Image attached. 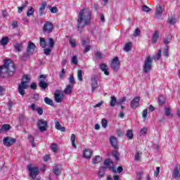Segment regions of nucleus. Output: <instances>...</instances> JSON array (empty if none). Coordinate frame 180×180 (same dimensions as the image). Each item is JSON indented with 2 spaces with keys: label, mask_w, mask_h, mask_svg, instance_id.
<instances>
[{
  "label": "nucleus",
  "mask_w": 180,
  "mask_h": 180,
  "mask_svg": "<svg viewBox=\"0 0 180 180\" xmlns=\"http://www.w3.org/2000/svg\"><path fill=\"white\" fill-rule=\"evenodd\" d=\"M92 12L89 8H84L79 11L77 18V27L79 33H82L80 29H84L86 25H89L91 22Z\"/></svg>",
  "instance_id": "nucleus-1"
},
{
  "label": "nucleus",
  "mask_w": 180,
  "mask_h": 180,
  "mask_svg": "<svg viewBox=\"0 0 180 180\" xmlns=\"http://www.w3.org/2000/svg\"><path fill=\"white\" fill-rule=\"evenodd\" d=\"M15 74V64L11 60H5L4 64L0 67V77H5V75L11 77Z\"/></svg>",
  "instance_id": "nucleus-2"
},
{
  "label": "nucleus",
  "mask_w": 180,
  "mask_h": 180,
  "mask_svg": "<svg viewBox=\"0 0 180 180\" xmlns=\"http://www.w3.org/2000/svg\"><path fill=\"white\" fill-rule=\"evenodd\" d=\"M29 82H30V75H25L22 77L21 83L18 84V93L22 96H24L25 94V89H27V88H29Z\"/></svg>",
  "instance_id": "nucleus-3"
},
{
  "label": "nucleus",
  "mask_w": 180,
  "mask_h": 180,
  "mask_svg": "<svg viewBox=\"0 0 180 180\" xmlns=\"http://www.w3.org/2000/svg\"><path fill=\"white\" fill-rule=\"evenodd\" d=\"M28 172L32 179H34L39 175V168L32 165H27Z\"/></svg>",
  "instance_id": "nucleus-4"
},
{
  "label": "nucleus",
  "mask_w": 180,
  "mask_h": 180,
  "mask_svg": "<svg viewBox=\"0 0 180 180\" xmlns=\"http://www.w3.org/2000/svg\"><path fill=\"white\" fill-rule=\"evenodd\" d=\"M47 75H41L39 76V86L41 88V89H46L47 86H49V83H47Z\"/></svg>",
  "instance_id": "nucleus-5"
},
{
  "label": "nucleus",
  "mask_w": 180,
  "mask_h": 180,
  "mask_svg": "<svg viewBox=\"0 0 180 180\" xmlns=\"http://www.w3.org/2000/svg\"><path fill=\"white\" fill-rule=\"evenodd\" d=\"M153 63V60H151V57L148 56L146 60L143 65V71L144 72H150L151 71V64Z\"/></svg>",
  "instance_id": "nucleus-6"
},
{
  "label": "nucleus",
  "mask_w": 180,
  "mask_h": 180,
  "mask_svg": "<svg viewBox=\"0 0 180 180\" xmlns=\"http://www.w3.org/2000/svg\"><path fill=\"white\" fill-rule=\"evenodd\" d=\"M55 101L57 103H61L64 101V93L61 90H56L54 94Z\"/></svg>",
  "instance_id": "nucleus-7"
},
{
  "label": "nucleus",
  "mask_w": 180,
  "mask_h": 180,
  "mask_svg": "<svg viewBox=\"0 0 180 180\" xmlns=\"http://www.w3.org/2000/svg\"><path fill=\"white\" fill-rule=\"evenodd\" d=\"M91 81V92H95V89L99 88V83L98 82L99 79L97 76H92Z\"/></svg>",
  "instance_id": "nucleus-8"
},
{
  "label": "nucleus",
  "mask_w": 180,
  "mask_h": 180,
  "mask_svg": "<svg viewBox=\"0 0 180 180\" xmlns=\"http://www.w3.org/2000/svg\"><path fill=\"white\" fill-rule=\"evenodd\" d=\"M37 127L40 131H46L47 130V121L44 120H39L37 122Z\"/></svg>",
  "instance_id": "nucleus-9"
},
{
  "label": "nucleus",
  "mask_w": 180,
  "mask_h": 180,
  "mask_svg": "<svg viewBox=\"0 0 180 180\" xmlns=\"http://www.w3.org/2000/svg\"><path fill=\"white\" fill-rule=\"evenodd\" d=\"M53 24L49 21H47L44 25L43 32L44 33L50 34L53 32Z\"/></svg>",
  "instance_id": "nucleus-10"
},
{
  "label": "nucleus",
  "mask_w": 180,
  "mask_h": 180,
  "mask_svg": "<svg viewBox=\"0 0 180 180\" xmlns=\"http://www.w3.org/2000/svg\"><path fill=\"white\" fill-rule=\"evenodd\" d=\"M15 142H16V139L11 136H7L3 139V143L4 146H6V147H10V146L15 144Z\"/></svg>",
  "instance_id": "nucleus-11"
},
{
  "label": "nucleus",
  "mask_w": 180,
  "mask_h": 180,
  "mask_svg": "<svg viewBox=\"0 0 180 180\" xmlns=\"http://www.w3.org/2000/svg\"><path fill=\"white\" fill-rule=\"evenodd\" d=\"M174 179L179 180L180 178V166L179 165H176L172 174Z\"/></svg>",
  "instance_id": "nucleus-12"
},
{
  "label": "nucleus",
  "mask_w": 180,
  "mask_h": 180,
  "mask_svg": "<svg viewBox=\"0 0 180 180\" xmlns=\"http://www.w3.org/2000/svg\"><path fill=\"white\" fill-rule=\"evenodd\" d=\"M120 65V62H119V58H117V57L114 58L111 63V68H112L114 71H117V70H119Z\"/></svg>",
  "instance_id": "nucleus-13"
},
{
  "label": "nucleus",
  "mask_w": 180,
  "mask_h": 180,
  "mask_svg": "<svg viewBox=\"0 0 180 180\" xmlns=\"http://www.w3.org/2000/svg\"><path fill=\"white\" fill-rule=\"evenodd\" d=\"M140 102V97L137 96L135 97L130 103V106L132 109H136V108H139V103Z\"/></svg>",
  "instance_id": "nucleus-14"
},
{
  "label": "nucleus",
  "mask_w": 180,
  "mask_h": 180,
  "mask_svg": "<svg viewBox=\"0 0 180 180\" xmlns=\"http://www.w3.org/2000/svg\"><path fill=\"white\" fill-rule=\"evenodd\" d=\"M82 44L84 47V53H88L91 50V45H89V39H83Z\"/></svg>",
  "instance_id": "nucleus-15"
},
{
  "label": "nucleus",
  "mask_w": 180,
  "mask_h": 180,
  "mask_svg": "<svg viewBox=\"0 0 180 180\" xmlns=\"http://www.w3.org/2000/svg\"><path fill=\"white\" fill-rule=\"evenodd\" d=\"M34 50H36V45H34L33 42H29L27 47V54H32L34 53Z\"/></svg>",
  "instance_id": "nucleus-16"
},
{
  "label": "nucleus",
  "mask_w": 180,
  "mask_h": 180,
  "mask_svg": "<svg viewBox=\"0 0 180 180\" xmlns=\"http://www.w3.org/2000/svg\"><path fill=\"white\" fill-rule=\"evenodd\" d=\"M155 15L158 18H160L161 16H162V7L160 4L156 6Z\"/></svg>",
  "instance_id": "nucleus-17"
},
{
  "label": "nucleus",
  "mask_w": 180,
  "mask_h": 180,
  "mask_svg": "<svg viewBox=\"0 0 180 180\" xmlns=\"http://www.w3.org/2000/svg\"><path fill=\"white\" fill-rule=\"evenodd\" d=\"M46 6H47V2L42 1L41 7L39 9V16H43V15L44 13V11H46Z\"/></svg>",
  "instance_id": "nucleus-18"
},
{
  "label": "nucleus",
  "mask_w": 180,
  "mask_h": 180,
  "mask_svg": "<svg viewBox=\"0 0 180 180\" xmlns=\"http://www.w3.org/2000/svg\"><path fill=\"white\" fill-rule=\"evenodd\" d=\"M83 157L86 160H89L92 157V150L91 149H85L83 151Z\"/></svg>",
  "instance_id": "nucleus-19"
},
{
  "label": "nucleus",
  "mask_w": 180,
  "mask_h": 180,
  "mask_svg": "<svg viewBox=\"0 0 180 180\" xmlns=\"http://www.w3.org/2000/svg\"><path fill=\"white\" fill-rule=\"evenodd\" d=\"M110 142L113 148H118L119 145H117V139L115 137L111 136L110 139Z\"/></svg>",
  "instance_id": "nucleus-20"
},
{
  "label": "nucleus",
  "mask_w": 180,
  "mask_h": 180,
  "mask_svg": "<svg viewBox=\"0 0 180 180\" xmlns=\"http://www.w3.org/2000/svg\"><path fill=\"white\" fill-rule=\"evenodd\" d=\"M101 70L104 72L105 75H109V68H108V65H106L105 63H101L100 65Z\"/></svg>",
  "instance_id": "nucleus-21"
},
{
  "label": "nucleus",
  "mask_w": 180,
  "mask_h": 180,
  "mask_svg": "<svg viewBox=\"0 0 180 180\" xmlns=\"http://www.w3.org/2000/svg\"><path fill=\"white\" fill-rule=\"evenodd\" d=\"M52 171H53V174H55L56 175V176H58V175H60L61 174V170L60 169V165H56L53 167Z\"/></svg>",
  "instance_id": "nucleus-22"
},
{
  "label": "nucleus",
  "mask_w": 180,
  "mask_h": 180,
  "mask_svg": "<svg viewBox=\"0 0 180 180\" xmlns=\"http://www.w3.org/2000/svg\"><path fill=\"white\" fill-rule=\"evenodd\" d=\"M55 128L56 130H60V131H65V127H61V124H60V122L55 121Z\"/></svg>",
  "instance_id": "nucleus-23"
},
{
  "label": "nucleus",
  "mask_w": 180,
  "mask_h": 180,
  "mask_svg": "<svg viewBox=\"0 0 180 180\" xmlns=\"http://www.w3.org/2000/svg\"><path fill=\"white\" fill-rule=\"evenodd\" d=\"M99 162H102V158L99 155H96L92 159V163L94 165H96V164H99Z\"/></svg>",
  "instance_id": "nucleus-24"
},
{
  "label": "nucleus",
  "mask_w": 180,
  "mask_h": 180,
  "mask_svg": "<svg viewBox=\"0 0 180 180\" xmlns=\"http://www.w3.org/2000/svg\"><path fill=\"white\" fill-rule=\"evenodd\" d=\"M158 37H160V33H158V31H155L152 37L153 44H155V43H157Z\"/></svg>",
  "instance_id": "nucleus-25"
},
{
  "label": "nucleus",
  "mask_w": 180,
  "mask_h": 180,
  "mask_svg": "<svg viewBox=\"0 0 180 180\" xmlns=\"http://www.w3.org/2000/svg\"><path fill=\"white\" fill-rule=\"evenodd\" d=\"M115 105H117V99L116 97L112 96L110 97V106H111V108H115Z\"/></svg>",
  "instance_id": "nucleus-26"
},
{
  "label": "nucleus",
  "mask_w": 180,
  "mask_h": 180,
  "mask_svg": "<svg viewBox=\"0 0 180 180\" xmlns=\"http://www.w3.org/2000/svg\"><path fill=\"white\" fill-rule=\"evenodd\" d=\"M131 47H133V44L131 42H128L125 44L124 50L126 51V53H129L131 50Z\"/></svg>",
  "instance_id": "nucleus-27"
},
{
  "label": "nucleus",
  "mask_w": 180,
  "mask_h": 180,
  "mask_svg": "<svg viewBox=\"0 0 180 180\" xmlns=\"http://www.w3.org/2000/svg\"><path fill=\"white\" fill-rule=\"evenodd\" d=\"M8 43H9V37H4L0 41L1 46H6Z\"/></svg>",
  "instance_id": "nucleus-28"
},
{
  "label": "nucleus",
  "mask_w": 180,
  "mask_h": 180,
  "mask_svg": "<svg viewBox=\"0 0 180 180\" xmlns=\"http://www.w3.org/2000/svg\"><path fill=\"white\" fill-rule=\"evenodd\" d=\"M72 88L73 86L72 85H68L64 89V94H66L67 95L71 94V92H72Z\"/></svg>",
  "instance_id": "nucleus-29"
},
{
  "label": "nucleus",
  "mask_w": 180,
  "mask_h": 180,
  "mask_svg": "<svg viewBox=\"0 0 180 180\" xmlns=\"http://www.w3.org/2000/svg\"><path fill=\"white\" fill-rule=\"evenodd\" d=\"M27 1H26L25 2L24 4H22L21 6H18V13H22V11H23V9H25V8H26L27 6Z\"/></svg>",
  "instance_id": "nucleus-30"
},
{
  "label": "nucleus",
  "mask_w": 180,
  "mask_h": 180,
  "mask_svg": "<svg viewBox=\"0 0 180 180\" xmlns=\"http://www.w3.org/2000/svg\"><path fill=\"white\" fill-rule=\"evenodd\" d=\"M110 164H112V162H110V160H106L104 162V167H101V170L102 171V169H103V171H105L106 169V167H109V165H110Z\"/></svg>",
  "instance_id": "nucleus-31"
},
{
  "label": "nucleus",
  "mask_w": 180,
  "mask_h": 180,
  "mask_svg": "<svg viewBox=\"0 0 180 180\" xmlns=\"http://www.w3.org/2000/svg\"><path fill=\"white\" fill-rule=\"evenodd\" d=\"M77 79L80 81V82H82L84 81V79L82 78V70H77Z\"/></svg>",
  "instance_id": "nucleus-32"
},
{
  "label": "nucleus",
  "mask_w": 180,
  "mask_h": 180,
  "mask_svg": "<svg viewBox=\"0 0 180 180\" xmlns=\"http://www.w3.org/2000/svg\"><path fill=\"white\" fill-rule=\"evenodd\" d=\"M33 13H34V8L33 7H28L27 16H33Z\"/></svg>",
  "instance_id": "nucleus-33"
},
{
  "label": "nucleus",
  "mask_w": 180,
  "mask_h": 180,
  "mask_svg": "<svg viewBox=\"0 0 180 180\" xmlns=\"http://www.w3.org/2000/svg\"><path fill=\"white\" fill-rule=\"evenodd\" d=\"M39 43H40L41 47H42V49H45V47H46V39H44V38H43V37H39Z\"/></svg>",
  "instance_id": "nucleus-34"
},
{
  "label": "nucleus",
  "mask_w": 180,
  "mask_h": 180,
  "mask_svg": "<svg viewBox=\"0 0 180 180\" xmlns=\"http://www.w3.org/2000/svg\"><path fill=\"white\" fill-rule=\"evenodd\" d=\"M44 101L45 103H46V105H50L51 106H53V100H51L50 98L46 97Z\"/></svg>",
  "instance_id": "nucleus-35"
},
{
  "label": "nucleus",
  "mask_w": 180,
  "mask_h": 180,
  "mask_svg": "<svg viewBox=\"0 0 180 180\" xmlns=\"http://www.w3.org/2000/svg\"><path fill=\"white\" fill-rule=\"evenodd\" d=\"M148 129L147 127H143V129H141L140 130V132H139V136H146L147 134V131H148Z\"/></svg>",
  "instance_id": "nucleus-36"
},
{
  "label": "nucleus",
  "mask_w": 180,
  "mask_h": 180,
  "mask_svg": "<svg viewBox=\"0 0 180 180\" xmlns=\"http://www.w3.org/2000/svg\"><path fill=\"white\" fill-rule=\"evenodd\" d=\"M48 44L49 49H53V47H54V40L53 39V38L48 39Z\"/></svg>",
  "instance_id": "nucleus-37"
},
{
  "label": "nucleus",
  "mask_w": 180,
  "mask_h": 180,
  "mask_svg": "<svg viewBox=\"0 0 180 180\" xmlns=\"http://www.w3.org/2000/svg\"><path fill=\"white\" fill-rule=\"evenodd\" d=\"M22 44H15L14 45V49H15V50L18 51V53H20V51H22Z\"/></svg>",
  "instance_id": "nucleus-38"
},
{
  "label": "nucleus",
  "mask_w": 180,
  "mask_h": 180,
  "mask_svg": "<svg viewBox=\"0 0 180 180\" xmlns=\"http://www.w3.org/2000/svg\"><path fill=\"white\" fill-rule=\"evenodd\" d=\"M158 103H159V105H163V103H165V97L164 96H159Z\"/></svg>",
  "instance_id": "nucleus-39"
},
{
  "label": "nucleus",
  "mask_w": 180,
  "mask_h": 180,
  "mask_svg": "<svg viewBox=\"0 0 180 180\" xmlns=\"http://www.w3.org/2000/svg\"><path fill=\"white\" fill-rule=\"evenodd\" d=\"M52 50V48H46L44 49V53L45 54V56H50Z\"/></svg>",
  "instance_id": "nucleus-40"
},
{
  "label": "nucleus",
  "mask_w": 180,
  "mask_h": 180,
  "mask_svg": "<svg viewBox=\"0 0 180 180\" xmlns=\"http://www.w3.org/2000/svg\"><path fill=\"white\" fill-rule=\"evenodd\" d=\"M28 140H30V143H32V147H36L34 144V138L32 135L28 136Z\"/></svg>",
  "instance_id": "nucleus-41"
},
{
  "label": "nucleus",
  "mask_w": 180,
  "mask_h": 180,
  "mask_svg": "<svg viewBox=\"0 0 180 180\" xmlns=\"http://www.w3.org/2000/svg\"><path fill=\"white\" fill-rule=\"evenodd\" d=\"M126 136L128 139L131 140V139H133V131L131 130H128Z\"/></svg>",
  "instance_id": "nucleus-42"
},
{
  "label": "nucleus",
  "mask_w": 180,
  "mask_h": 180,
  "mask_svg": "<svg viewBox=\"0 0 180 180\" xmlns=\"http://www.w3.org/2000/svg\"><path fill=\"white\" fill-rule=\"evenodd\" d=\"M167 22L169 25H175L176 23V19L175 18H169Z\"/></svg>",
  "instance_id": "nucleus-43"
},
{
  "label": "nucleus",
  "mask_w": 180,
  "mask_h": 180,
  "mask_svg": "<svg viewBox=\"0 0 180 180\" xmlns=\"http://www.w3.org/2000/svg\"><path fill=\"white\" fill-rule=\"evenodd\" d=\"M171 40H172V37L171 36H169L163 40V43L167 46V44H169L170 43Z\"/></svg>",
  "instance_id": "nucleus-44"
},
{
  "label": "nucleus",
  "mask_w": 180,
  "mask_h": 180,
  "mask_svg": "<svg viewBox=\"0 0 180 180\" xmlns=\"http://www.w3.org/2000/svg\"><path fill=\"white\" fill-rule=\"evenodd\" d=\"M101 124H102V127H103L104 129H106V127H108V120H106V119H103L101 120Z\"/></svg>",
  "instance_id": "nucleus-45"
},
{
  "label": "nucleus",
  "mask_w": 180,
  "mask_h": 180,
  "mask_svg": "<svg viewBox=\"0 0 180 180\" xmlns=\"http://www.w3.org/2000/svg\"><path fill=\"white\" fill-rule=\"evenodd\" d=\"M165 115L167 117L172 116V115H171V108H167L165 109Z\"/></svg>",
  "instance_id": "nucleus-46"
},
{
  "label": "nucleus",
  "mask_w": 180,
  "mask_h": 180,
  "mask_svg": "<svg viewBox=\"0 0 180 180\" xmlns=\"http://www.w3.org/2000/svg\"><path fill=\"white\" fill-rule=\"evenodd\" d=\"M69 82L74 85L75 84V79L74 78V75H71L69 77Z\"/></svg>",
  "instance_id": "nucleus-47"
},
{
  "label": "nucleus",
  "mask_w": 180,
  "mask_h": 180,
  "mask_svg": "<svg viewBox=\"0 0 180 180\" xmlns=\"http://www.w3.org/2000/svg\"><path fill=\"white\" fill-rule=\"evenodd\" d=\"M96 58H98L99 60H101V58H103V55L102 54V53H101L99 51H96Z\"/></svg>",
  "instance_id": "nucleus-48"
},
{
  "label": "nucleus",
  "mask_w": 180,
  "mask_h": 180,
  "mask_svg": "<svg viewBox=\"0 0 180 180\" xmlns=\"http://www.w3.org/2000/svg\"><path fill=\"white\" fill-rule=\"evenodd\" d=\"M126 97H122L117 103V105H122V103H124V102H126Z\"/></svg>",
  "instance_id": "nucleus-49"
},
{
  "label": "nucleus",
  "mask_w": 180,
  "mask_h": 180,
  "mask_svg": "<svg viewBox=\"0 0 180 180\" xmlns=\"http://www.w3.org/2000/svg\"><path fill=\"white\" fill-rule=\"evenodd\" d=\"M70 44L71 47H75L77 46V42L75 41V39H70Z\"/></svg>",
  "instance_id": "nucleus-50"
},
{
  "label": "nucleus",
  "mask_w": 180,
  "mask_h": 180,
  "mask_svg": "<svg viewBox=\"0 0 180 180\" xmlns=\"http://www.w3.org/2000/svg\"><path fill=\"white\" fill-rule=\"evenodd\" d=\"M148 114L147 109L144 110L142 112V117L146 120L147 119V115Z\"/></svg>",
  "instance_id": "nucleus-51"
},
{
  "label": "nucleus",
  "mask_w": 180,
  "mask_h": 180,
  "mask_svg": "<svg viewBox=\"0 0 180 180\" xmlns=\"http://www.w3.org/2000/svg\"><path fill=\"white\" fill-rule=\"evenodd\" d=\"M2 129L3 130H5L6 131L11 129V125L8 124H4L2 126Z\"/></svg>",
  "instance_id": "nucleus-52"
},
{
  "label": "nucleus",
  "mask_w": 180,
  "mask_h": 180,
  "mask_svg": "<svg viewBox=\"0 0 180 180\" xmlns=\"http://www.w3.org/2000/svg\"><path fill=\"white\" fill-rule=\"evenodd\" d=\"M72 64H75V65H77V64H78V59L77 58V57L75 56H74L72 58Z\"/></svg>",
  "instance_id": "nucleus-53"
},
{
  "label": "nucleus",
  "mask_w": 180,
  "mask_h": 180,
  "mask_svg": "<svg viewBox=\"0 0 180 180\" xmlns=\"http://www.w3.org/2000/svg\"><path fill=\"white\" fill-rule=\"evenodd\" d=\"M51 150L53 151V153H56V151H57V144L52 143L51 145Z\"/></svg>",
  "instance_id": "nucleus-54"
},
{
  "label": "nucleus",
  "mask_w": 180,
  "mask_h": 180,
  "mask_svg": "<svg viewBox=\"0 0 180 180\" xmlns=\"http://www.w3.org/2000/svg\"><path fill=\"white\" fill-rule=\"evenodd\" d=\"M142 10L143 11V12H150V7L144 5L142 6Z\"/></svg>",
  "instance_id": "nucleus-55"
},
{
  "label": "nucleus",
  "mask_w": 180,
  "mask_h": 180,
  "mask_svg": "<svg viewBox=\"0 0 180 180\" xmlns=\"http://www.w3.org/2000/svg\"><path fill=\"white\" fill-rule=\"evenodd\" d=\"M65 75V69H63L59 75L60 79H63V78H64Z\"/></svg>",
  "instance_id": "nucleus-56"
},
{
  "label": "nucleus",
  "mask_w": 180,
  "mask_h": 180,
  "mask_svg": "<svg viewBox=\"0 0 180 180\" xmlns=\"http://www.w3.org/2000/svg\"><path fill=\"white\" fill-rule=\"evenodd\" d=\"M112 155L115 157V161H119V153L117 151L113 152Z\"/></svg>",
  "instance_id": "nucleus-57"
},
{
  "label": "nucleus",
  "mask_w": 180,
  "mask_h": 180,
  "mask_svg": "<svg viewBox=\"0 0 180 180\" xmlns=\"http://www.w3.org/2000/svg\"><path fill=\"white\" fill-rule=\"evenodd\" d=\"M161 53H162L161 50H159L158 52V54L154 58V60H160V58L161 57Z\"/></svg>",
  "instance_id": "nucleus-58"
},
{
  "label": "nucleus",
  "mask_w": 180,
  "mask_h": 180,
  "mask_svg": "<svg viewBox=\"0 0 180 180\" xmlns=\"http://www.w3.org/2000/svg\"><path fill=\"white\" fill-rule=\"evenodd\" d=\"M5 95V88L0 86V96Z\"/></svg>",
  "instance_id": "nucleus-59"
},
{
  "label": "nucleus",
  "mask_w": 180,
  "mask_h": 180,
  "mask_svg": "<svg viewBox=\"0 0 180 180\" xmlns=\"http://www.w3.org/2000/svg\"><path fill=\"white\" fill-rule=\"evenodd\" d=\"M159 174H160V167H157L156 170L154 172V175H155V176L157 177V176H158Z\"/></svg>",
  "instance_id": "nucleus-60"
},
{
  "label": "nucleus",
  "mask_w": 180,
  "mask_h": 180,
  "mask_svg": "<svg viewBox=\"0 0 180 180\" xmlns=\"http://www.w3.org/2000/svg\"><path fill=\"white\" fill-rule=\"evenodd\" d=\"M30 88H31V89H34V90L37 89V84L32 83L30 85Z\"/></svg>",
  "instance_id": "nucleus-61"
},
{
  "label": "nucleus",
  "mask_w": 180,
  "mask_h": 180,
  "mask_svg": "<svg viewBox=\"0 0 180 180\" xmlns=\"http://www.w3.org/2000/svg\"><path fill=\"white\" fill-rule=\"evenodd\" d=\"M140 34V29L137 28L135 30V32L134 33V37H137Z\"/></svg>",
  "instance_id": "nucleus-62"
},
{
  "label": "nucleus",
  "mask_w": 180,
  "mask_h": 180,
  "mask_svg": "<svg viewBox=\"0 0 180 180\" xmlns=\"http://www.w3.org/2000/svg\"><path fill=\"white\" fill-rule=\"evenodd\" d=\"M141 158V156H140V153L139 152H137L136 154H135V161H139Z\"/></svg>",
  "instance_id": "nucleus-63"
},
{
  "label": "nucleus",
  "mask_w": 180,
  "mask_h": 180,
  "mask_svg": "<svg viewBox=\"0 0 180 180\" xmlns=\"http://www.w3.org/2000/svg\"><path fill=\"white\" fill-rule=\"evenodd\" d=\"M50 11H51V13H57V12H58L56 7L51 8Z\"/></svg>",
  "instance_id": "nucleus-64"
}]
</instances>
